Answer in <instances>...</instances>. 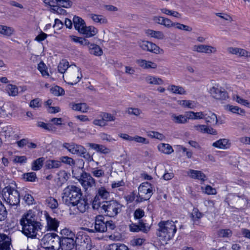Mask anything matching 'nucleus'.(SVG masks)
<instances>
[{
  "label": "nucleus",
  "instance_id": "nucleus-36",
  "mask_svg": "<svg viewBox=\"0 0 250 250\" xmlns=\"http://www.w3.org/2000/svg\"><path fill=\"white\" fill-rule=\"evenodd\" d=\"M14 32V29L9 26L0 24V35L4 36H11Z\"/></svg>",
  "mask_w": 250,
  "mask_h": 250
},
{
  "label": "nucleus",
  "instance_id": "nucleus-64",
  "mask_svg": "<svg viewBox=\"0 0 250 250\" xmlns=\"http://www.w3.org/2000/svg\"><path fill=\"white\" fill-rule=\"evenodd\" d=\"M132 141H134L136 143H141L143 144H149V141L146 138L135 135L133 137Z\"/></svg>",
  "mask_w": 250,
  "mask_h": 250
},
{
  "label": "nucleus",
  "instance_id": "nucleus-55",
  "mask_svg": "<svg viewBox=\"0 0 250 250\" xmlns=\"http://www.w3.org/2000/svg\"><path fill=\"white\" fill-rule=\"evenodd\" d=\"M38 69L40 71L42 76H49L48 71H47V68L46 65L43 62H40L38 64Z\"/></svg>",
  "mask_w": 250,
  "mask_h": 250
},
{
  "label": "nucleus",
  "instance_id": "nucleus-13",
  "mask_svg": "<svg viewBox=\"0 0 250 250\" xmlns=\"http://www.w3.org/2000/svg\"><path fill=\"white\" fill-rule=\"evenodd\" d=\"M44 216L46 222L45 228L48 231H57L59 225V222L55 218H53L46 212H44Z\"/></svg>",
  "mask_w": 250,
  "mask_h": 250
},
{
  "label": "nucleus",
  "instance_id": "nucleus-14",
  "mask_svg": "<svg viewBox=\"0 0 250 250\" xmlns=\"http://www.w3.org/2000/svg\"><path fill=\"white\" fill-rule=\"evenodd\" d=\"M102 218L103 216H102L96 217L95 222L94 229H87V230L89 232H104L106 231V226Z\"/></svg>",
  "mask_w": 250,
  "mask_h": 250
},
{
  "label": "nucleus",
  "instance_id": "nucleus-8",
  "mask_svg": "<svg viewBox=\"0 0 250 250\" xmlns=\"http://www.w3.org/2000/svg\"><path fill=\"white\" fill-rule=\"evenodd\" d=\"M153 194L151 185L148 182L143 183L138 188V195L136 201L142 202L148 200Z\"/></svg>",
  "mask_w": 250,
  "mask_h": 250
},
{
  "label": "nucleus",
  "instance_id": "nucleus-37",
  "mask_svg": "<svg viewBox=\"0 0 250 250\" xmlns=\"http://www.w3.org/2000/svg\"><path fill=\"white\" fill-rule=\"evenodd\" d=\"M96 195L103 200H107L110 193L104 187H101L98 188Z\"/></svg>",
  "mask_w": 250,
  "mask_h": 250
},
{
  "label": "nucleus",
  "instance_id": "nucleus-10",
  "mask_svg": "<svg viewBox=\"0 0 250 250\" xmlns=\"http://www.w3.org/2000/svg\"><path fill=\"white\" fill-rule=\"evenodd\" d=\"M139 46L144 51L151 52L155 54H162L164 50L156 44L146 41H141L138 42Z\"/></svg>",
  "mask_w": 250,
  "mask_h": 250
},
{
  "label": "nucleus",
  "instance_id": "nucleus-5",
  "mask_svg": "<svg viewBox=\"0 0 250 250\" xmlns=\"http://www.w3.org/2000/svg\"><path fill=\"white\" fill-rule=\"evenodd\" d=\"M103 203L101 212L106 216L113 217L121 211L122 205L115 200L105 201Z\"/></svg>",
  "mask_w": 250,
  "mask_h": 250
},
{
  "label": "nucleus",
  "instance_id": "nucleus-19",
  "mask_svg": "<svg viewBox=\"0 0 250 250\" xmlns=\"http://www.w3.org/2000/svg\"><path fill=\"white\" fill-rule=\"evenodd\" d=\"M11 238L3 233H0V250H11Z\"/></svg>",
  "mask_w": 250,
  "mask_h": 250
},
{
  "label": "nucleus",
  "instance_id": "nucleus-3",
  "mask_svg": "<svg viewBox=\"0 0 250 250\" xmlns=\"http://www.w3.org/2000/svg\"><path fill=\"white\" fill-rule=\"evenodd\" d=\"M81 189L75 185H69L64 188L62 193V200L69 206L75 204L82 197Z\"/></svg>",
  "mask_w": 250,
  "mask_h": 250
},
{
  "label": "nucleus",
  "instance_id": "nucleus-16",
  "mask_svg": "<svg viewBox=\"0 0 250 250\" xmlns=\"http://www.w3.org/2000/svg\"><path fill=\"white\" fill-rule=\"evenodd\" d=\"M192 127L194 130L201 133H207L213 135L217 134L216 130L205 125H195Z\"/></svg>",
  "mask_w": 250,
  "mask_h": 250
},
{
  "label": "nucleus",
  "instance_id": "nucleus-15",
  "mask_svg": "<svg viewBox=\"0 0 250 250\" xmlns=\"http://www.w3.org/2000/svg\"><path fill=\"white\" fill-rule=\"evenodd\" d=\"M75 237L71 238H61L60 237V250H70L73 249L76 246Z\"/></svg>",
  "mask_w": 250,
  "mask_h": 250
},
{
  "label": "nucleus",
  "instance_id": "nucleus-50",
  "mask_svg": "<svg viewBox=\"0 0 250 250\" xmlns=\"http://www.w3.org/2000/svg\"><path fill=\"white\" fill-rule=\"evenodd\" d=\"M148 136L151 138H155L160 141L164 140L166 139V137L164 134L157 131H149L148 133Z\"/></svg>",
  "mask_w": 250,
  "mask_h": 250
},
{
  "label": "nucleus",
  "instance_id": "nucleus-31",
  "mask_svg": "<svg viewBox=\"0 0 250 250\" xmlns=\"http://www.w3.org/2000/svg\"><path fill=\"white\" fill-rule=\"evenodd\" d=\"M89 146L90 147V148L96 150L97 152H101L103 154H105L110 152V149L104 145L90 143L89 144Z\"/></svg>",
  "mask_w": 250,
  "mask_h": 250
},
{
  "label": "nucleus",
  "instance_id": "nucleus-4",
  "mask_svg": "<svg viewBox=\"0 0 250 250\" xmlns=\"http://www.w3.org/2000/svg\"><path fill=\"white\" fill-rule=\"evenodd\" d=\"M60 237L56 233L45 234L41 241V247L45 250H60Z\"/></svg>",
  "mask_w": 250,
  "mask_h": 250
},
{
  "label": "nucleus",
  "instance_id": "nucleus-7",
  "mask_svg": "<svg viewBox=\"0 0 250 250\" xmlns=\"http://www.w3.org/2000/svg\"><path fill=\"white\" fill-rule=\"evenodd\" d=\"M208 92L212 98L218 101H224L229 98L227 91L219 83L213 84L209 89Z\"/></svg>",
  "mask_w": 250,
  "mask_h": 250
},
{
  "label": "nucleus",
  "instance_id": "nucleus-59",
  "mask_svg": "<svg viewBox=\"0 0 250 250\" xmlns=\"http://www.w3.org/2000/svg\"><path fill=\"white\" fill-rule=\"evenodd\" d=\"M23 176L26 181L29 182H34L37 179L36 174L33 172L25 173Z\"/></svg>",
  "mask_w": 250,
  "mask_h": 250
},
{
  "label": "nucleus",
  "instance_id": "nucleus-2",
  "mask_svg": "<svg viewBox=\"0 0 250 250\" xmlns=\"http://www.w3.org/2000/svg\"><path fill=\"white\" fill-rule=\"evenodd\" d=\"M158 227L157 235L159 240L165 243L173 237L177 230L174 222L172 221H161Z\"/></svg>",
  "mask_w": 250,
  "mask_h": 250
},
{
  "label": "nucleus",
  "instance_id": "nucleus-43",
  "mask_svg": "<svg viewBox=\"0 0 250 250\" xmlns=\"http://www.w3.org/2000/svg\"><path fill=\"white\" fill-rule=\"evenodd\" d=\"M6 90L9 96H16L18 94V88L17 86L13 84H8L6 87Z\"/></svg>",
  "mask_w": 250,
  "mask_h": 250
},
{
  "label": "nucleus",
  "instance_id": "nucleus-40",
  "mask_svg": "<svg viewBox=\"0 0 250 250\" xmlns=\"http://www.w3.org/2000/svg\"><path fill=\"white\" fill-rule=\"evenodd\" d=\"M226 109L231 112L233 113L238 114H243L245 113V111L244 109H241L237 106H234L228 104L226 106Z\"/></svg>",
  "mask_w": 250,
  "mask_h": 250
},
{
  "label": "nucleus",
  "instance_id": "nucleus-1",
  "mask_svg": "<svg viewBox=\"0 0 250 250\" xmlns=\"http://www.w3.org/2000/svg\"><path fill=\"white\" fill-rule=\"evenodd\" d=\"M20 224L22 227L23 233L28 237H36L38 231L41 229V223L35 220L31 212H28L22 216Z\"/></svg>",
  "mask_w": 250,
  "mask_h": 250
},
{
  "label": "nucleus",
  "instance_id": "nucleus-30",
  "mask_svg": "<svg viewBox=\"0 0 250 250\" xmlns=\"http://www.w3.org/2000/svg\"><path fill=\"white\" fill-rule=\"evenodd\" d=\"M129 229L130 231L132 232H138L142 231L143 232H146L148 228L145 226V224L143 222H139L138 225L136 224H131L129 225Z\"/></svg>",
  "mask_w": 250,
  "mask_h": 250
},
{
  "label": "nucleus",
  "instance_id": "nucleus-23",
  "mask_svg": "<svg viewBox=\"0 0 250 250\" xmlns=\"http://www.w3.org/2000/svg\"><path fill=\"white\" fill-rule=\"evenodd\" d=\"M72 206H76L78 210L81 213L85 212L89 207L87 199L82 197L80 198L79 200Z\"/></svg>",
  "mask_w": 250,
  "mask_h": 250
},
{
  "label": "nucleus",
  "instance_id": "nucleus-12",
  "mask_svg": "<svg viewBox=\"0 0 250 250\" xmlns=\"http://www.w3.org/2000/svg\"><path fill=\"white\" fill-rule=\"evenodd\" d=\"M79 181L85 190L96 186L95 180L90 174L86 172L82 174Z\"/></svg>",
  "mask_w": 250,
  "mask_h": 250
},
{
  "label": "nucleus",
  "instance_id": "nucleus-35",
  "mask_svg": "<svg viewBox=\"0 0 250 250\" xmlns=\"http://www.w3.org/2000/svg\"><path fill=\"white\" fill-rule=\"evenodd\" d=\"M145 80L147 83L150 84L161 85L164 83L162 79L150 75L147 76Z\"/></svg>",
  "mask_w": 250,
  "mask_h": 250
},
{
  "label": "nucleus",
  "instance_id": "nucleus-22",
  "mask_svg": "<svg viewBox=\"0 0 250 250\" xmlns=\"http://www.w3.org/2000/svg\"><path fill=\"white\" fill-rule=\"evenodd\" d=\"M137 64L143 69H156L157 64L151 61H148L144 59H137L135 61Z\"/></svg>",
  "mask_w": 250,
  "mask_h": 250
},
{
  "label": "nucleus",
  "instance_id": "nucleus-9",
  "mask_svg": "<svg viewBox=\"0 0 250 250\" xmlns=\"http://www.w3.org/2000/svg\"><path fill=\"white\" fill-rule=\"evenodd\" d=\"M65 76L66 79L70 81L68 82L69 83L71 84H76L82 77L81 69L75 65H71L69 66V68Z\"/></svg>",
  "mask_w": 250,
  "mask_h": 250
},
{
  "label": "nucleus",
  "instance_id": "nucleus-20",
  "mask_svg": "<svg viewBox=\"0 0 250 250\" xmlns=\"http://www.w3.org/2000/svg\"><path fill=\"white\" fill-rule=\"evenodd\" d=\"M62 147L67 149L70 153L78 155L81 149H83V146L81 145H77L73 143H64L62 144Z\"/></svg>",
  "mask_w": 250,
  "mask_h": 250
},
{
  "label": "nucleus",
  "instance_id": "nucleus-26",
  "mask_svg": "<svg viewBox=\"0 0 250 250\" xmlns=\"http://www.w3.org/2000/svg\"><path fill=\"white\" fill-rule=\"evenodd\" d=\"M75 29L81 33L86 26L83 19L78 16H74L73 19Z\"/></svg>",
  "mask_w": 250,
  "mask_h": 250
},
{
  "label": "nucleus",
  "instance_id": "nucleus-54",
  "mask_svg": "<svg viewBox=\"0 0 250 250\" xmlns=\"http://www.w3.org/2000/svg\"><path fill=\"white\" fill-rule=\"evenodd\" d=\"M51 93L55 96H59L64 94V90L59 86L53 87L50 89Z\"/></svg>",
  "mask_w": 250,
  "mask_h": 250
},
{
  "label": "nucleus",
  "instance_id": "nucleus-58",
  "mask_svg": "<svg viewBox=\"0 0 250 250\" xmlns=\"http://www.w3.org/2000/svg\"><path fill=\"white\" fill-rule=\"evenodd\" d=\"M192 220L195 222L196 220L200 219L203 216V214L199 211L198 208H194L191 214Z\"/></svg>",
  "mask_w": 250,
  "mask_h": 250
},
{
  "label": "nucleus",
  "instance_id": "nucleus-53",
  "mask_svg": "<svg viewBox=\"0 0 250 250\" xmlns=\"http://www.w3.org/2000/svg\"><path fill=\"white\" fill-rule=\"evenodd\" d=\"M100 139L104 141L109 143H113L116 141V139L113 138L110 135L103 132L99 134Z\"/></svg>",
  "mask_w": 250,
  "mask_h": 250
},
{
  "label": "nucleus",
  "instance_id": "nucleus-11",
  "mask_svg": "<svg viewBox=\"0 0 250 250\" xmlns=\"http://www.w3.org/2000/svg\"><path fill=\"white\" fill-rule=\"evenodd\" d=\"M193 50L200 53H205L207 55L215 54L217 52V48L208 44H200L194 45Z\"/></svg>",
  "mask_w": 250,
  "mask_h": 250
},
{
  "label": "nucleus",
  "instance_id": "nucleus-42",
  "mask_svg": "<svg viewBox=\"0 0 250 250\" xmlns=\"http://www.w3.org/2000/svg\"><path fill=\"white\" fill-rule=\"evenodd\" d=\"M232 99L237 103L250 108V102L247 100L244 99L240 96L238 95H234L232 96Z\"/></svg>",
  "mask_w": 250,
  "mask_h": 250
},
{
  "label": "nucleus",
  "instance_id": "nucleus-47",
  "mask_svg": "<svg viewBox=\"0 0 250 250\" xmlns=\"http://www.w3.org/2000/svg\"><path fill=\"white\" fill-rule=\"evenodd\" d=\"M69 68V63L66 60H62L58 65V69L59 72L63 74L65 71Z\"/></svg>",
  "mask_w": 250,
  "mask_h": 250
},
{
  "label": "nucleus",
  "instance_id": "nucleus-62",
  "mask_svg": "<svg viewBox=\"0 0 250 250\" xmlns=\"http://www.w3.org/2000/svg\"><path fill=\"white\" fill-rule=\"evenodd\" d=\"M176 22H173L170 19L164 17L162 25L167 28H170L175 26Z\"/></svg>",
  "mask_w": 250,
  "mask_h": 250
},
{
  "label": "nucleus",
  "instance_id": "nucleus-46",
  "mask_svg": "<svg viewBox=\"0 0 250 250\" xmlns=\"http://www.w3.org/2000/svg\"><path fill=\"white\" fill-rule=\"evenodd\" d=\"M101 199L97 195H95L93 201H92V208L94 209H101L102 210V206L103 205V202L104 201H101Z\"/></svg>",
  "mask_w": 250,
  "mask_h": 250
},
{
  "label": "nucleus",
  "instance_id": "nucleus-33",
  "mask_svg": "<svg viewBox=\"0 0 250 250\" xmlns=\"http://www.w3.org/2000/svg\"><path fill=\"white\" fill-rule=\"evenodd\" d=\"M157 147L160 152L166 154H170L174 151L172 146L168 144L161 143Z\"/></svg>",
  "mask_w": 250,
  "mask_h": 250
},
{
  "label": "nucleus",
  "instance_id": "nucleus-56",
  "mask_svg": "<svg viewBox=\"0 0 250 250\" xmlns=\"http://www.w3.org/2000/svg\"><path fill=\"white\" fill-rule=\"evenodd\" d=\"M201 189L204 193L208 195H215L217 193L216 189L209 185H207L205 188L202 187Z\"/></svg>",
  "mask_w": 250,
  "mask_h": 250
},
{
  "label": "nucleus",
  "instance_id": "nucleus-48",
  "mask_svg": "<svg viewBox=\"0 0 250 250\" xmlns=\"http://www.w3.org/2000/svg\"><path fill=\"white\" fill-rule=\"evenodd\" d=\"M178 103L184 107L193 108L195 106L194 102L190 100H179L178 101Z\"/></svg>",
  "mask_w": 250,
  "mask_h": 250
},
{
  "label": "nucleus",
  "instance_id": "nucleus-39",
  "mask_svg": "<svg viewBox=\"0 0 250 250\" xmlns=\"http://www.w3.org/2000/svg\"><path fill=\"white\" fill-rule=\"evenodd\" d=\"M106 250H129L128 248L123 244H112L109 245Z\"/></svg>",
  "mask_w": 250,
  "mask_h": 250
},
{
  "label": "nucleus",
  "instance_id": "nucleus-45",
  "mask_svg": "<svg viewBox=\"0 0 250 250\" xmlns=\"http://www.w3.org/2000/svg\"><path fill=\"white\" fill-rule=\"evenodd\" d=\"M126 113L130 115H134L136 117H139L143 114L141 109L135 107H129L127 108Z\"/></svg>",
  "mask_w": 250,
  "mask_h": 250
},
{
  "label": "nucleus",
  "instance_id": "nucleus-27",
  "mask_svg": "<svg viewBox=\"0 0 250 250\" xmlns=\"http://www.w3.org/2000/svg\"><path fill=\"white\" fill-rule=\"evenodd\" d=\"M145 33L147 36L159 40H164L166 37L164 33L161 31L147 29L145 31Z\"/></svg>",
  "mask_w": 250,
  "mask_h": 250
},
{
  "label": "nucleus",
  "instance_id": "nucleus-61",
  "mask_svg": "<svg viewBox=\"0 0 250 250\" xmlns=\"http://www.w3.org/2000/svg\"><path fill=\"white\" fill-rule=\"evenodd\" d=\"M175 27L179 30H182L189 32H190L192 31V28L191 26L186 25L179 22H176Z\"/></svg>",
  "mask_w": 250,
  "mask_h": 250
},
{
  "label": "nucleus",
  "instance_id": "nucleus-28",
  "mask_svg": "<svg viewBox=\"0 0 250 250\" xmlns=\"http://www.w3.org/2000/svg\"><path fill=\"white\" fill-rule=\"evenodd\" d=\"M171 119L176 124H185L188 122V118L185 115L172 114Z\"/></svg>",
  "mask_w": 250,
  "mask_h": 250
},
{
  "label": "nucleus",
  "instance_id": "nucleus-52",
  "mask_svg": "<svg viewBox=\"0 0 250 250\" xmlns=\"http://www.w3.org/2000/svg\"><path fill=\"white\" fill-rule=\"evenodd\" d=\"M81 151H80V153L78 155L83 158L85 160L88 162L93 161V157L90 154L86 151V149L83 146V149H81Z\"/></svg>",
  "mask_w": 250,
  "mask_h": 250
},
{
  "label": "nucleus",
  "instance_id": "nucleus-34",
  "mask_svg": "<svg viewBox=\"0 0 250 250\" xmlns=\"http://www.w3.org/2000/svg\"><path fill=\"white\" fill-rule=\"evenodd\" d=\"M167 90L171 93L176 94L184 95L186 93V90L183 87L173 84L169 85Z\"/></svg>",
  "mask_w": 250,
  "mask_h": 250
},
{
  "label": "nucleus",
  "instance_id": "nucleus-38",
  "mask_svg": "<svg viewBox=\"0 0 250 250\" xmlns=\"http://www.w3.org/2000/svg\"><path fill=\"white\" fill-rule=\"evenodd\" d=\"M204 119L207 123H210L212 125H216L218 123V119L215 114L209 112L205 115Z\"/></svg>",
  "mask_w": 250,
  "mask_h": 250
},
{
  "label": "nucleus",
  "instance_id": "nucleus-24",
  "mask_svg": "<svg viewBox=\"0 0 250 250\" xmlns=\"http://www.w3.org/2000/svg\"><path fill=\"white\" fill-rule=\"evenodd\" d=\"M92 248V244L90 238L84 236L80 244L76 245V250H90Z\"/></svg>",
  "mask_w": 250,
  "mask_h": 250
},
{
  "label": "nucleus",
  "instance_id": "nucleus-41",
  "mask_svg": "<svg viewBox=\"0 0 250 250\" xmlns=\"http://www.w3.org/2000/svg\"><path fill=\"white\" fill-rule=\"evenodd\" d=\"M44 159L41 157L33 161L32 164V169L36 171L40 169L42 167Z\"/></svg>",
  "mask_w": 250,
  "mask_h": 250
},
{
  "label": "nucleus",
  "instance_id": "nucleus-18",
  "mask_svg": "<svg viewBox=\"0 0 250 250\" xmlns=\"http://www.w3.org/2000/svg\"><path fill=\"white\" fill-rule=\"evenodd\" d=\"M88 16V17L95 23H98L100 25H106L108 23L107 19L105 16L103 15L90 13Z\"/></svg>",
  "mask_w": 250,
  "mask_h": 250
},
{
  "label": "nucleus",
  "instance_id": "nucleus-6",
  "mask_svg": "<svg viewBox=\"0 0 250 250\" xmlns=\"http://www.w3.org/2000/svg\"><path fill=\"white\" fill-rule=\"evenodd\" d=\"M2 196L5 201L10 206H17L20 201V195L18 191L11 187H6L2 190Z\"/></svg>",
  "mask_w": 250,
  "mask_h": 250
},
{
  "label": "nucleus",
  "instance_id": "nucleus-49",
  "mask_svg": "<svg viewBox=\"0 0 250 250\" xmlns=\"http://www.w3.org/2000/svg\"><path fill=\"white\" fill-rule=\"evenodd\" d=\"M58 176L59 181L62 183H63L69 179L70 174L65 170H61L59 172Z\"/></svg>",
  "mask_w": 250,
  "mask_h": 250
},
{
  "label": "nucleus",
  "instance_id": "nucleus-60",
  "mask_svg": "<svg viewBox=\"0 0 250 250\" xmlns=\"http://www.w3.org/2000/svg\"><path fill=\"white\" fill-rule=\"evenodd\" d=\"M101 116L105 123L106 122L114 121L116 119L114 116L106 112L102 113Z\"/></svg>",
  "mask_w": 250,
  "mask_h": 250
},
{
  "label": "nucleus",
  "instance_id": "nucleus-44",
  "mask_svg": "<svg viewBox=\"0 0 250 250\" xmlns=\"http://www.w3.org/2000/svg\"><path fill=\"white\" fill-rule=\"evenodd\" d=\"M61 165V162L59 161L49 160L46 161L45 166L47 168H56Z\"/></svg>",
  "mask_w": 250,
  "mask_h": 250
},
{
  "label": "nucleus",
  "instance_id": "nucleus-21",
  "mask_svg": "<svg viewBox=\"0 0 250 250\" xmlns=\"http://www.w3.org/2000/svg\"><path fill=\"white\" fill-rule=\"evenodd\" d=\"M227 51L231 54L235 55L239 57H250V53L242 48L229 47L228 48Z\"/></svg>",
  "mask_w": 250,
  "mask_h": 250
},
{
  "label": "nucleus",
  "instance_id": "nucleus-57",
  "mask_svg": "<svg viewBox=\"0 0 250 250\" xmlns=\"http://www.w3.org/2000/svg\"><path fill=\"white\" fill-rule=\"evenodd\" d=\"M91 172L93 176L96 178H101L104 175V170L98 168H92Z\"/></svg>",
  "mask_w": 250,
  "mask_h": 250
},
{
  "label": "nucleus",
  "instance_id": "nucleus-17",
  "mask_svg": "<svg viewBox=\"0 0 250 250\" xmlns=\"http://www.w3.org/2000/svg\"><path fill=\"white\" fill-rule=\"evenodd\" d=\"M188 175L192 179L200 181L202 183L207 180L206 175L200 170L189 169L187 172Z\"/></svg>",
  "mask_w": 250,
  "mask_h": 250
},
{
  "label": "nucleus",
  "instance_id": "nucleus-29",
  "mask_svg": "<svg viewBox=\"0 0 250 250\" xmlns=\"http://www.w3.org/2000/svg\"><path fill=\"white\" fill-rule=\"evenodd\" d=\"M98 33V30L95 27L93 26H85L81 34L84 35L86 38H91L96 35Z\"/></svg>",
  "mask_w": 250,
  "mask_h": 250
},
{
  "label": "nucleus",
  "instance_id": "nucleus-63",
  "mask_svg": "<svg viewBox=\"0 0 250 250\" xmlns=\"http://www.w3.org/2000/svg\"><path fill=\"white\" fill-rule=\"evenodd\" d=\"M30 107L33 108H38L42 106L41 100L39 98H36L31 101L29 104Z\"/></svg>",
  "mask_w": 250,
  "mask_h": 250
},
{
  "label": "nucleus",
  "instance_id": "nucleus-51",
  "mask_svg": "<svg viewBox=\"0 0 250 250\" xmlns=\"http://www.w3.org/2000/svg\"><path fill=\"white\" fill-rule=\"evenodd\" d=\"M46 203L47 206L52 209L56 208L58 206L57 200L51 197H49L46 199Z\"/></svg>",
  "mask_w": 250,
  "mask_h": 250
},
{
  "label": "nucleus",
  "instance_id": "nucleus-32",
  "mask_svg": "<svg viewBox=\"0 0 250 250\" xmlns=\"http://www.w3.org/2000/svg\"><path fill=\"white\" fill-rule=\"evenodd\" d=\"M88 48L90 53L95 56H100L103 53V50L101 47L96 44L90 43L88 46Z\"/></svg>",
  "mask_w": 250,
  "mask_h": 250
},
{
  "label": "nucleus",
  "instance_id": "nucleus-25",
  "mask_svg": "<svg viewBox=\"0 0 250 250\" xmlns=\"http://www.w3.org/2000/svg\"><path fill=\"white\" fill-rule=\"evenodd\" d=\"M230 141L228 139H221L214 142L212 146L221 149H226L230 146Z\"/></svg>",
  "mask_w": 250,
  "mask_h": 250
}]
</instances>
